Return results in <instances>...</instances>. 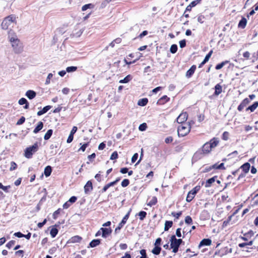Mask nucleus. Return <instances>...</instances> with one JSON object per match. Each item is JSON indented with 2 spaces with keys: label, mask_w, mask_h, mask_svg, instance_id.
<instances>
[{
  "label": "nucleus",
  "mask_w": 258,
  "mask_h": 258,
  "mask_svg": "<svg viewBox=\"0 0 258 258\" xmlns=\"http://www.w3.org/2000/svg\"><path fill=\"white\" fill-rule=\"evenodd\" d=\"M8 39L15 53L20 54L23 51V44L18 39L17 34L15 32L11 31H9Z\"/></svg>",
  "instance_id": "1"
},
{
  "label": "nucleus",
  "mask_w": 258,
  "mask_h": 258,
  "mask_svg": "<svg viewBox=\"0 0 258 258\" xmlns=\"http://www.w3.org/2000/svg\"><path fill=\"white\" fill-rule=\"evenodd\" d=\"M15 22V17L14 15H10L5 18L2 23V27L4 30L10 29L13 27Z\"/></svg>",
  "instance_id": "2"
},
{
  "label": "nucleus",
  "mask_w": 258,
  "mask_h": 258,
  "mask_svg": "<svg viewBox=\"0 0 258 258\" xmlns=\"http://www.w3.org/2000/svg\"><path fill=\"white\" fill-rule=\"evenodd\" d=\"M191 129L190 123H184L180 125L178 127V136L184 137L187 135L190 132Z\"/></svg>",
  "instance_id": "3"
},
{
  "label": "nucleus",
  "mask_w": 258,
  "mask_h": 258,
  "mask_svg": "<svg viewBox=\"0 0 258 258\" xmlns=\"http://www.w3.org/2000/svg\"><path fill=\"white\" fill-rule=\"evenodd\" d=\"M182 242L181 239H176L175 235H172L170 238V248L172 249V252L176 253L178 250V248Z\"/></svg>",
  "instance_id": "4"
},
{
  "label": "nucleus",
  "mask_w": 258,
  "mask_h": 258,
  "mask_svg": "<svg viewBox=\"0 0 258 258\" xmlns=\"http://www.w3.org/2000/svg\"><path fill=\"white\" fill-rule=\"evenodd\" d=\"M38 150V144L37 143H35L32 146L27 148L25 150L24 156L27 158H31L33 154L35 153Z\"/></svg>",
  "instance_id": "5"
},
{
  "label": "nucleus",
  "mask_w": 258,
  "mask_h": 258,
  "mask_svg": "<svg viewBox=\"0 0 258 258\" xmlns=\"http://www.w3.org/2000/svg\"><path fill=\"white\" fill-rule=\"evenodd\" d=\"M188 115L186 112H182L180 114L178 117L177 118V122L179 123H184V122L187 120Z\"/></svg>",
  "instance_id": "6"
},
{
  "label": "nucleus",
  "mask_w": 258,
  "mask_h": 258,
  "mask_svg": "<svg viewBox=\"0 0 258 258\" xmlns=\"http://www.w3.org/2000/svg\"><path fill=\"white\" fill-rule=\"evenodd\" d=\"M84 192L86 194H89L93 189L92 183L91 181H88L84 186Z\"/></svg>",
  "instance_id": "7"
},
{
  "label": "nucleus",
  "mask_w": 258,
  "mask_h": 258,
  "mask_svg": "<svg viewBox=\"0 0 258 258\" xmlns=\"http://www.w3.org/2000/svg\"><path fill=\"white\" fill-rule=\"evenodd\" d=\"M102 231V236L106 238L111 233V229L110 228H101Z\"/></svg>",
  "instance_id": "8"
},
{
  "label": "nucleus",
  "mask_w": 258,
  "mask_h": 258,
  "mask_svg": "<svg viewBox=\"0 0 258 258\" xmlns=\"http://www.w3.org/2000/svg\"><path fill=\"white\" fill-rule=\"evenodd\" d=\"M211 145L208 143V142L206 143L203 146L202 148V151L204 154H208L210 153L212 149L211 148Z\"/></svg>",
  "instance_id": "9"
},
{
  "label": "nucleus",
  "mask_w": 258,
  "mask_h": 258,
  "mask_svg": "<svg viewBox=\"0 0 258 258\" xmlns=\"http://www.w3.org/2000/svg\"><path fill=\"white\" fill-rule=\"evenodd\" d=\"M219 140L218 138H214L211 139L208 143L211 145V147L212 149L215 148L219 144Z\"/></svg>",
  "instance_id": "10"
},
{
  "label": "nucleus",
  "mask_w": 258,
  "mask_h": 258,
  "mask_svg": "<svg viewBox=\"0 0 258 258\" xmlns=\"http://www.w3.org/2000/svg\"><path fill=\"white\" fill-rule=\"evenodd\" d=\"M196 69V66L195 65H193L187 71L186 73V77L188 78L191 77V76L194 74Z\"/></svg>",
  "instance_id": "11"
},
{
  "label": "nucleus",
  "mask_w": 258,
  "mask_h": 258,
  "mask_svg": "<svg viewBox=\"0 0 258 258\" xmlns=\"http://www.w3.org/2000/svg\"><path fill=\"white\" fill-rule=\"evenodd\" d=\"M195 192L191 189L190 191H189L187 194V196L186 197V201L187 202H191L192 199L195 198L196 195Z\"/></svg>",
  "instance_id": "12"
},
{
  "label": "nucleus",
  "mask_w": 258,
  "mask_h": 258,
  "mask_svg": "<svg viewBox=\"0 0 258 258\" xmlns=\"http://www.w3.org/2000/svg\"><path fill=\"white\" fill-rule=\"evenodd\" d=\"M217 176H215L209 179H208L205 183L206 187H210L212 184L216 181V179L217 178Z\"/></svg>",
  "instance_id": "13"
},
{
  "label": "nucleus",
  "mask_w": 258,
  "mask_h": 258,
  "mask_svg": "<svg viewBox=\"0 0 258 258\" xmlns=\"http://www.w3.org/2000/svg\"><path fill=\"white\" fill-rule=\"evenodd\" d=\"M36 93L33 90H28L26 93V96L29 99H32L35 97Z\"/></svg>",
  "instance_id": "14"
},
{
  "label": "nucleus",
  "mask_w": 258,
  "mask_h": 258,
  "mask_svg": "<svg viewBox=\"0 0 258 258\" xmlns=\"http://www.w3.org/2000/svg\"><path fill=\"white\" fill-rule=\"evenodd\" d=\"M247 24V20L245 18L243 17L239 21L238 26L239 28L243 29L245 27Z\"/></svg>",
  "instance_id": "15"
},
{
  "label": "nucleus",
  "mask_w": 258,
  "mask_h": 258,
  "mask_svg": "<svg viewBox=\"0 0 258 258\" xmlns=\"http://www.w3.org/2000/svg\"><path fill=\"white\" fill-rule=\"evenodd\" d=\"M253 234L254 232L252 230H250L248 231L247 233L244 234V236L242 237L241 238L243 240L247 241L248 239L252 237L253 235Z\"/></svg>",
  "instance_id": "16"
},
{
  "label": "nucleus",
  "mask_w": 258,
  "mask_h": 258,
  "mask_svg": "<svg viewBox=\"0 0 258 258\" xmlns=\"http://www.w3.org/2000/svg\"><path fill=\"white\" fill-rule=\"evenodd\" d=\"M211 242L212 241L210 239H204L201 241L199 246L201 247L204 245H211Z\"/></svg>",
  "instance_id": "17"
},
{
  "label": "nucleus",
  "mask_w": 258,
  "mask_h": 258,
  "mask_svg": "<svg viewBox=\"0 0 258 258\" xmlns=\"http://www.w3.org/2000/svg\"><path fill=\"white\" fill-rule=\"evenodd\" d=\"M43 127V122L42 121H39L38 123V125H37V126L34 128V130L33 131V133L34 134H37L40 130H41L42 129Z\"/></svg>",
  "instance_id": "18"
},
{
  "label": "nucleus",
  "mask_w": 258,
  "mask_h": 258,
  "mask_svg": "<svg viewBox=\"0 0 258 258\" xmlns=\"http://www.w3.org/2000/svg\"><path fill=\"white\" fill-rule=\"evenodd\" d=\"M215 91L214 93L215 95H219L222 92V86L220 84H217L215 87Z\"/></svg>",
  "instance_id": "19"
},
{
  "label": "nucleus",
  "mask_w": 258,
  "mask_h": 258,
  "mask_svg": "<svg viewBox=\"0 0 258 258\" xmlns=\"http://www.w3.org/2000/svg\"><path fill=\"white\" fill-rule=\"evenodd\" d=\"M82 238L81 237H80V236L77 235V236L72 237L71 238L70 241L72 243L80 242L82 240Z\"/></svg>",
  "instance_id": "20"
},
{
  "label": "nucleus",
  "mask_w": 258,
  "mask_h": 258,
  "mask_svg": "<svg viewBox=\"0 0 258 258\" xmlns=\"http://www.w3.org/2000/svg\"><path fill=\"white\" fill-rule=\"evenodd\" d=\"M258 107V102L256 101L254 102V103L249 106L248 107L246 108V110H250L251 112H253L255 110V109Z\"/></svg>",
  "instance_id": "21"
},
{
  "label": "nucleus",
  "mask_w": 258,
  "mask_h": 258,
  "mask_svg": "<svg viewBox=\"0 0 258 258\" xmlns=\"http://www.w3.org/2000/svg\"><path fill=\"white\" fill-rule=\"evenodd\" d=\"M212 168L216 169H224V164L223 163H221L218 165L217 163H216L212 166Z\"/></svg>",
  "instance_id": "22"
},
{
  "label": "nucleus",
  "mask_w": 258,
  "mask_h": 258,
  "mask_svg": "<svg viewBox=\"0 0 258 258\" xmlns=\"http://www.w3.org/2000/svg\"><path fill=\"white\" fill-rule=\"evenodd\" d=\"M52 171L51 167L50 166H46L44 169V174L46 177H48L51 174Z\"/></svg>",
  "instance_id": "23"
},
{
  "label": "nucleus",
  "mask_w": 258,
  "mask_h": 258,
  "mask_svg": "<svg viewBox=\"0 0 258 258\" xmlns=\"http://www.w3.org/2000/svg\"><path fill=\"white\" fill-rule=\"evenodd\" d=\"M161 250V248L160 246H154V248L152 250V252L155 254V255H158Z\"/></svg>",
  "instance_id": "24"
},
{
  "label": "nucleus",
  "mask_w": 258,
  "mask_h": 258,
  "mask_svg": "<svg viewBox=\"0 0 258 258\" xmlns=\"http://www.w3.org/2000/svg\"><path fill=\"white\" fill-rule=\"evenodd\" d=\"M241 168L243 170L245 173H247L250 168V164L248 163H246L241 166Z\"/></svg>",
  "instance_id": "25"
},
{
  "label": "nucleus",
  "mask_w": 258,
  "mask_h": 258,
  "mask_svg": "<svg viewBox=\"0 0 258 258\" xmlns=\"http://www.w3.org/2000/svg\"><path fill=\"white\" fill-rule=\"evenodd\" d=\"M100 243V241L99 239H94L91 241L89 244V245L91 247H94L97 245H98Z\"/></svg>",
  "instance_id": "26"
},
{
  "label": "nucleus",
  "mask_w": 258,
  "mask_h": 258,
  "mask_svg": "<svg viewBox=\"0 0 258 258\" xmlns=\"http://www.w3.org/2000/svg\"><path fill=\"white\" fill-rule=\"evenodd\" d=\"M148 102V99L143 98L138 101V104L141 106H145Z\"/></svg>",
  "instance_id": "27"
},
{
  "label": "nucleus",
  "mask_w": 258,
  "mask_h": 258,
  "mask_svg": "<svg viewBox=\"0 0 258 258\" xmlns=\"http://www.w3.org/2000/svg\"><path fill=\"white\" fill-rule=\"evenodd\" d=\"M52 133H53L52 130H51V129L48 130L47 131L46 133L44 135V140H48V139H49L51 137V136H52Z\"/></svg>",
  "instance_id": "28"
},
{
  "label": "nucleus",
  "mask_w": 258,
  "mask_h": 258,
  "mask_svg": "<svg viewBox=\"0 0 258 258\" xmlns=\"http://www.w3.org/2000/svg\"><path fill=\"white\" fill-rule=\"evenodd\" d=\"M173 222L171 221H166L165 223L164 230L168 231L172 227Z\"/></svg>",
  "instance_id": "29"
},
{
  "label": "nucleus",
  "mask_w": 258,
  "mask_h": 258,
  "mask_svg": "<svg viewBox=\"0 0 258 258\" xmlns=\"http://www.w3.org/2000/svg\"><path fill=\"white\" fill-rule=\"evenodd\" d=\"M132 79V77L130 75H128L127 76H126L123 79L120 80L119 82L120 83H127L130 81H131Z\"/></svg>",
  "instance_id": "30"
},
{
  "label": "nucleus",
  "mask_w": 258,
  "mask_h": 258,
  "mask_svg": "<svg viewBox=\"0 0 258 258\" xmlns=\"http://www.w3.org/2000/svg\"><path fill=\"white\" fill-rule=\"evenodd\" d=\"M169 100V98H168L167 96L165 95L162 97L158 101V103L160 104H164V103L167 102Z\"/></svg>",
  "instance_id": "31"
},
{
  "label": "nucleus",
  "mask_w": 258,
  "mask_h": 258,
  "mask_svg": "<svg viewBox=\"0 0 258 258\" xmlns=\"http://www.w3.org/2000/svg\"><path fill=\"white\" fill-rule=\"evenodd\" d=\"M157 202V199L155 197H152L151 201L147 204L148 206L150 207L155 205Z\"/></svg>",
  "instance_id": "32"
},
{
  "label": "nucleus",
  "mask_w": 258,
  "mask_h": 258,
  "mask_svg": "<svg viewBox=\"0 0 258 258\" xmlns=\"http://www.w3.org/2000/svg\"><path fill=\"white\" fill-rule=\"evenodd\" d=\"M58 233V230L56 228H52L51 230L50 234L52 238H54L56 236Z\"/></svg>",
  "instance_id": "33"
},
{
  "label": "nucleus",
  "mask_w": 258,
  "mask_h": 258,
  "mask_svg": "<svg viewBox=\"0 0 258 258\" xmlns=\"http://www.w3.org/2000/svg\"><path fill=\"white\" fill-rule=\"evenodd\" d=\"M77 70V67L72 66V67H67L66 69V71L68 73H71V72H75Z\"/></svg>",
  "instance_id": "34"
},
{
  "label": "nucleus",
  "mask_w": 258,
  "mask_h": 258,
  "mask_svg": "<svg viewBox=\"0 0 258 258\" xmlns=\"http://www.w3.org/2000/svg\"><path fill=\"white\" fill-rule=\"evenodd\" d=\"M177 50V46L176 44H172L170 48V51L172 53H175Z\"/></svg>",
  "instance_id": "35"
},
{
  "label": "nucleus",
  "mask_w": 258,
  "mask_h": 258,
  "mask_svg": "<svg viewBox=\"0 0 258 258\" xmlns=\"http://www.w3.org/2000/svg\"><path fill=\"white\" fill-rule=\"evenodd\" d=\"M213 53V50H211L210 51V52L206 55V57H205L204 61V62H207L209 61L210 58L211 57L212 54Z\"/></svg>",
  "instance_id": "36"
},
{
  "label": "nucleus",
  "mask_w": 258,
  "mask_h": 258,
  "mask_svg": "<svg viewBox=\"0 0 258 258\" xmlns=\"http://www.w3.org/2000/svg\"><path fill=\"white\" fill-rule=\"evenodd\" d=\"M228 61H223V62H222L221 63H219V64H218L216 66V70H220L221 69H222L224 66L228 63Z\"/></svg>",
  "instance_id": "37"
},
{
  "label": "nucleus",
  "mask_w": 258,
  "mask_h": 258,
  "mask_svg": "<svg viewBox=\"0 0 258 258\" xmlns=\"http://www.w3.org/2000/svg\"><path fill=\"white\" fill-rule=\"evenodd\" d=\"M229 134L228 132H224L223 133L222 139L224 141H227L229 139Z\"/></svg>",
  "instance_id": "38"
},
{
  "label": "nucleus",
  "mask_w": 258,
  "mask_h": 258,
  "mask_svg": "<svg viewBox=\"0 0 258 258\" xmlns=\"http://www.w3.org/2000/svg\"><path fill=\"white\" fill-rule=\"evenodd\" d=\"M147 215V213L145 211H141L139 213V216H140V219L141 220H143L146 217Z\"/></svg>",
  "instance_id": "39"
},
{
  "label": "nucleus",
  "mask_w": 258,
  "mask_h": 258,
  "mask_svg": "<svg viewBox=\"0 0 258 258\" xmlns=\"http://www.w3.org/2000/svg\"><path fill=\"white\" fill-rule=\"evenodd\" d=\"M10 165H11V166L10 168V171H13L17 168V164L14 161L11 162L10 163Z\"/></svg>",
  "instance_id": "40"
},
{
  "label": "nucleus",
  "mask_w": 258,
  "mask_h": 258,
  "mask_svg": "<svg viewBox=\"0 0 258 258\" xmlns=\"http://www.w3.org/2000/svg\"><path fill=\"white\" fill-rule=\"evenodd\" d=\"M130 183V181L127 179H123L121 182V186L123 187H126Z\"/></svg>",
  "instance_id": "41"
},
{
  "label": "nucleus",
  "mask_w": 258,
  "mask_h": 258,
  "mask_svg": "<svg viewBox=\"0 0 258 258\" xmlns=\"http://www.w3.org/2000/svg\"><path fill=\"white\" fill-rule=\"evenodd\" d=\"M130 211H129L123 218L122 221H121V223L123 224L124 225L126 223V221L128 219L129 215H130Z\"/></svg>",
  "instance_id": "42"
},
{
  "label": "nucleus",
  "mask_w": 258,
  "mask_h": 258,
  "mask_svg": "<svg viewBox=\"0 0 258 258\" xmlns=\"http://www.w3.org/2000/svg\"><path fill=\"white\" fill-rule=\"evenodd\" d=\"M52 77H53V74L52 73H49L47 77L46 80V81H45L46 85H48V84H50V79L52 78Z\"/></svg>",
  "instance_id": "43"
},
{
  "label": "nucleus",
  "mask_w": 258,
  "mask_h": 258,
  "mask_svg": "<svg viewBox=\"0 0 258 258\" xmlns=\"http://www.w3.org/2000/svg\"><path fill=\"white\" fill-rule=\"evenodd\" d=\"M198 21L200 23H203L205 20V17L204 15H200L198 16Z\"/></svg>",
  "instance_id": "44"
},
{
  "label": "nucleus",
  "mask_w": 258,
  "mask_h": 258,
  "mask_svg": "<svg viewBox=\"0 0 258 258\" xmlns=\"http://www.w3.org/2000/svg\"><path fill=\"white\" fill-rule=\"evenodd\" d=\"M185 222L187 224H191L192 220L189 216H187L185 218Z\"/></svg>",
  "instance_id": "45"
},
{
  "label": "nucleus",
  "mask_w": 258,
  "mask_h": 258,
  "mask_svg": "<svg viewBox=\"0 0 258 258\" xmlns=\"http://www.w3.org/2000/svg\"><path fill=\"white\" fill-rule=\"evenodd\" d=\"M250 102V100L248 98H245L241 103L244 107L248 105Z\"/></svg>",
  "instance_id": "46"
},
{
  "label": "nucleus",
  "mask_w": 258,
  "mask_h": 258,
  "mask_svg": "<svg viewBox=\"0 0 258 258\" xmlns=\"http://www.w3.org/2000/svg\"><path fill=\"white\" fill-rule=\"evenodd\" d=\"M146 128H147L146 123H143L139 126V129L141 131H144L146 130Z\"/></svg>",
  "instance_id": "47"
},
{
  "label": "nucleus",
  "mask_w": 258,
  "mask_h": 258,
  "mask_svg": "<svg viewBox=\"0 0 258 258\" xmlns=\"http://www.w3.org/2000/svg\"><path fill=\"white\" fill-rule=\"evenodd\" d=\"M250 53L248 51H245L243 53V56L246 59H249L250 58Z\"/></svg>",
  "instance_id": "48"
},
{
  "label": "nucleus",
  "mask_w": 258,
  "mask_h": 258,
  "mask_svg": "<svg viewBox=\"0 0 258 258\" xmlns=\"http://www.w3.org/2000/svg\"><path fill=\"white\" fill-rule=\"evenodd\" d=\"M117 157H118L117 153V152L115 151V152L112 153V154H111V155L110 156V159L111 160H114V159H117Z\"/></svg>",
  "instance_id": "49"
},
{
  "label": "nucleus",
  "mask_w": 258,
  "mask_h": 258,
  "mask_svg": "<svg viewBox=\"0 0 258 258\" xmlns=\"http://www.w3.org/2000/svg\"><path fill=\"white\" fill-rule=\"evenodd\" d=\"M25 120V118L24 116H22L17 122V125H21L23 124Z\"/></svg>",
  "instance_id": "50"
},
{
  "label": "nucleus",
  "mask_w": 258,
  "mask_h": 258,
  "mask_svg": "<svg viewBox=\"0 0 258 258\" xmlns=\"http://www.w3.org/2000/svg\"><path fill=\"white\" fill-rule=\"evenodd\" d=\"M15 241L14 240H11L6 244V246L8 248H11L15 244Z\"/></svg>",
  "instance_id": "51"
},
{
  "label": "nucleus",
  "mask_w": 258,
  "mask_h": 258,
  "mask_svg": "<svg viewBox=\"0 0 258 258\" xmlns=\"http://www.w3.org/2000/svg\"><path fill=\"white\" fill-rule=\"evenodd\" d=\"M181 214H182V212L181 211L177 212V213H175V212L172 213V215L174 217H175L176 219H178L179 217L181 215Z\"/></svg>",
  "instance_id": "52"
},
{
  "label": "nucleus",
  "mask_w": 258,
  "mask_h": 258,
  "mask_svg": "<svg viewBox=\"0 0 258 258\" xmlns=\"http://www.w3.org/2000/svg\"><path fill=\"white\" fill-rule=\"evenodd\" d=\"M233 217V215H231L229 217H228V219L226 221H224L223 223V226H226L228 223H229V222L231 221V219H232V217Z\"/></svg>",
  "instance_id": "53"
},
{
  "label": "nucleus",
  "mask_w": 258,
  "mask_h": 258,
  "mask_svg": "<svg viewBox=\"0 0 258 258\" xmlns=\"http://www.w3.org/2000/svg\"><path fill=\"white\" fill-rule=\"evenodd\" d=\"M27 102V100L24 98H22L19 100V103L20 105L25 104Z\"/></svg>",
  "instance_id": "54"
},
{
  "label": "nucleus",
  "mask_w": 258,
  "mask_h": 258,
  "mask_svg": "<svg viewBox=\"0 0 258 258\" xmlns=\"http://www.w3.org/2000/svg\"><path fill=\"white\" fill-rule=\"evenodd\" d=\"M123 225H124V224L121 223V222L120 223H119L118 226L115 228V229L114 230L115 232L117 233L120 230V229L123 227Z\"/></svg>",
  "instance_id": "55"
},
{
  "label": "nucleus",
  "mask_w": 258,
  "mask_h": 258,
  "mask_svg": "<svg viewBox=\"0 0 258 258\" xmlns=\"http://www.w3.org/2000/svg\"><path fill=\"white\" fill-rule=\"evenodd\" d=\"M47 220L45 219L43 220L42 222L38 223L37 224V226L38 228H42L46 223Z\"/></svg>",
  "instance_id": "56"
},
{
  "label": "nucleus",
  "mask_w": 258,
  "mask_h": 258,
  "mask_svg": "<svg viewBox=\"0 0 258 258\" xmlns=\"http://www.w3.org/2000/svg\"><path fill=\"white\" fill-rule=\"evenodd\" d=\"M138 157V153L134 154L132 158V162L135 163L136 161V160H137Z\"/></svg>",
  "instance_id": "57"
},
{
  "label": "nucleus",
  "mask_w": 258,
  "mask_h": 258,
  "mask_svg": "<svg viewBox=\"0 0 258 258\" xmlns=\"http://www.w3.org/2000/svg\"><path fill=\"white\" fill-rule=\"evenodd\" d=\"M92 4H87V5H85L84 6H83L82 8V10L83 11H86V10H87L88 9L90 8L91 6H92Z\"/></svg>",
  "instance_id": "58"
},
{
  "label": "nucleus",
  "mask_w": 258,
  "mask_h": 258,
  "mask_svg": "<svg viewBox=\"0 0 258 258\" xmlns=\"http://www.w3.org/2000/svg\"><path fill=\"white\" fill-rule=\"evenodd\" d=\"M161 238H158L156 239V241L154 243V246H160V245L161 244Z\"/></svg>",
  "instance_id": "59"
},
{
  "label": "nucleus",
  "mask_w": 258,
  "mask_h": 258,
  "mask_svg": "<svg viewBox=\"0 0 258 258\" xmlns=\"http://www.w3.org/2000/svg\"><path fill=\"white\" fill-rule=\"evenodd\" d=\"M179 45L181 48H183L186 45V41L184 39L179 41Z\"/></svg>",
  "instance_id": "60"
},
{
  "label": "nucleus",
  "mask_w": 258,
  "mask_h": 258,
  "mask_svg": "<svg viewBox=\"0 0 258 258\" xmlns=\"http://www.w3.org/2000/svg\"><path fill=\"white\" fill-rule=\"evenodd\" d=\"M173 141V138L172 137H168L165 140V142L166 144H169Z\"/></svg>",
  "instance_id": "61"
},
{
  "label": "nucleus",
  "mask_w": 258,
  "mask_h": 258,
  "mask_svg": "<svg viewBox=\"0 0 258 258\" xmlns=\"http://www.w3.org/2000/svg\"><path fill=\"white\" fill-rule=\"evenodd\" d=\"M60 210L59 209L53 213V217L54 219L57 218V215L60 213Z\"/></svg>",
  "instance_id": "62"
},
{
  "label": "nucleus",
  "mask_w": 258,
  "mask_h": 258,
  "mask_svg": "<svg viewBox=\"0 0 258 258\" xmlns=\"http://www.w3.org/2000/svg\"><path fill=\"white\" fill-rule=\"evenodd\" d=\"M77 201V198L75 196L72 197L68 202L71 204L72 203H75Z\"/></svg>",
  "instance_id": "63"
},
{
  "label": "nucleus",
  "mask_w": 258,
  "mask_h": 258,
  "mask_svg": "<svg viewBox=\"0 0 258 258\" xmlns=\"http://www.w3.org/2000/svg\"><path fill=\"white\" fill-rule=\"evenodd\" d=\"M88 146V144H83L79 149V151H82L83 152H84L86 150V148Z\"/></svg>",
  "instance_id": "64"
}]
</instances>
